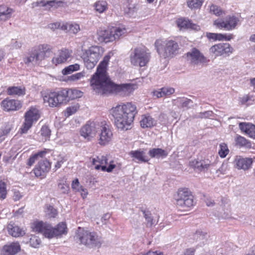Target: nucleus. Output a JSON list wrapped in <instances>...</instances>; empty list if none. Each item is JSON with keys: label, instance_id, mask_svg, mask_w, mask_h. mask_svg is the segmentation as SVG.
Masks as SVG:
<instances>
[{"label": "nucleus", "instance_id": "28", "mask_svg": "<svg viewBox=\"0 0 255 255\" xmlns=\"http://www.w3.org/2000/svg\"><path fill=\"white\" fill-rule=\"evenodd\" d=\"M7 231L10 235L14 237H18L24 235L23 230L14 224L9 223L7 227Z\"/></svg>", "mask_w": 255, "mask_h": 255}, {"label": "nucleus", "instance_id": "48", "mask_svg": "<svg viewBox=\"0 0 255 255\" xmlns=\"http://www.w3.org/2000/svg\"><path fill=\"white\" fill-rule=\"evenodd\" d=\"M207 236V233L201 230H198L193 235L194 240L199 241L204 239Z\"/></svg>", "mask_w": 255, "mask_h": 255}, {"label": "nucleus", "instance_id": "51", "mask_svg": "<svg viewBox=\"0 0 255 255\" xmlns=\"http://www.w3.org/2000/svg\"><path fill=\"white\" fill-rule=\"evenodd\" d=\"M210 10L211 13H213L217 16H219L222 13V10L221 8L214 4L210 6Z\"/></svg>", "mask_w": 255, "mask_h": 255}, {"label": "nucleus", "instance_id": "39", "mask_svg": "<svg viewBox=\"0 0 255 255\" xmlns=\"http://www.w3.org/2000/svg\"><path fill=\"white\" fill-rule=\"evenodd\" d=\"M95 10L101 13L104 12L107 8V3L106 1H98L94 4Z\"/></svg>", "mask_w": 255, "mask_h": 255}, {"label": "nucleus", "instance_id": "18", "mask_svg": "<svg viewBox=\"0 0 255 255\" xmlns=\"http://www.w3.org/2000/svg\"><path fill=\"white\" fill-rule=\"evenodd\" d=\"M238 21V19L233 16L227 18L226 21L220 19L216 20L214 21V24L218 28H224L226 30H230L236 27Z\"/></svg>", "mask_w": 255, "mask_h": 255}, {"label": "nucleus", "instance_id": "57", "mask_svg": "<svg viewBox=\"0 0 255 255\" xmlns=\"http://www.w3.org/2000/svg\"><path fill=\"white\" fill-rule=\"evenodd\" d=\"M232 38V35L227 36L226 34L217 33L216 40H223L224 39L229 41Z\"/></svg>", "mask_w": 255, "mask_h": 255}, {"label": "nucleus", "instance_id": "35", "mask_svg": "<svg viewBox=\"0 0 255 255\" xmlns=\"http://www.w3.org/2000/svg\"><path fill=\"white\" fill-rule=\"evenodd\" d=\"M7 93L9 95L23 96L25 94V89L23 87H9Z\"/></svg>", "mask_w": 255, "mask_h": 255}, {"label": "nucleus", "instance_id": "40", "mask_svg": "<svg viewBox=\"0 0 255 255\" xmlns=\"http://www.w3.org/2000/svg\"><path fill=\"white\" fill-rule=\"evenodd\" d=\"M68 92L69 101L80 98L82 96L83 93L76 89L67 90Z\"/></svg>", "mask_w": 255, "mask_h": 255}, {"label": "nucleus", "instance_id": "61", "mask_svg": "<svg viewBox=\"0 0 255 255\" xmlns=\"http://www.w3.org/2000/svg\"><path fill=\"white\" fill-rule=\"evenodd\" d=\"M251 100V97L249 95H245L243 96L241 100V102L243 104H245L246 103L250 101Z\"/></svg>", "mask_w": 255, "mask_h": 255}, {"label": "nucleus", "instance_id": "58", "mask_svg": "<svg viewBox=\"0 0 255 255\" xmlns=\"http://www.w3.org/2000/svg\"><path fill=\"white\" fill-rule=\"evenodd\" d=\"M77 191L81 192V194L83 198H85L87 197L88 195V191L86 189L84 188L82 186H80L79 188L77 189Z\"/></svg>", "mask_w": 255, "mask_h": 255}, {"label": "nucleus", "instance_id": "7", "mask_svg": "<svg viewBox=\"0 0 255 255\" xmlns=\"http://www.w3.org/2000/svg\"><path fill=\"white\" fill-rule=\"evenodd\" d=\"M103 53V49L100 46H92L86 50L84 55L83 60L85 66L88 69H93Z\"/></svg>", "mask_w": 255, "mask_h": 255}, {"label": "nucleus", "instance_id": "52", "mask_svg": "<svg viewBox=\"0 0 255 255\" xmlns=\"http://www.w3.org/2000/svg\"><path fill=\"white\" fill-rule=\"evenodd\" d=\"M213 112L211 111H206L203 113H200L197 115L194 116V118H207L211 117L213 115Z\"/></svg>", "mask_w": 255, "mask_h": 255}, {"label": "nucleus", "instance_id": "46", "mask_svg": "<svg viewBox=\"0 0 255 255\" xmlns=\"http://www.w3.org/2000/svg\"><path fill=\"white\" fill-rule=\"evenodd\" d=\"M40 132L41 135L44 137V139H42V140L46 141L49 138L51 134V130L47 126H42Z\"/></svg>", "mask_w": 255, "mask_h": 255}, {"label": "nucleus", "instance_id": "59", "mask_svg": "<svg viewBox=\"0 0 255 255\" xmlns=\"http://www.w3.org/2000/svg\"><path fill=\"white\" fill-rule=\"evenodd\" d=\"M195 251V249L193 248H188L186 249L183 254L181 255H194Z\"/></svg>", "mask_w": 255, "mask_h": 255}, {"label": "nucleus", "instance_id": "54", "mask_svg": "<svg viewBox=\"0 0 255 255\" xmlns=\"http://www.w3.org/2000/svg\"><path fill=\"white\" fill-rule=\"evenodd\" d=\"M58 187L62 193L67 194L68 193L69 187L66 184L59 183L58 184Z\"/></svg>", "mask_w": 255, "mask_h": 255}, {"label": "nucleus", "instance_id": "16", "mask_svg": "<svg viewBox=\"0 0 255 255\" xmlns=\"http://www.w3.org/2000/svg\"><path fill=\"white\" fill-rule=\"evenodd\" d=\"M100 126L94 122H88L83 126L80 130L81 136L85 139L90 140L93 138L100 128Z\"/></svg>", "mask_w": 255, "mask_h": 255}, {"label": "nucleus", "instance_id": "24", "mask_svg": "<svg viewBox=\"0 0 255 255\" xmlns=\"http://www.w3.org/2000/svg\"><path fill=\"white\" fill-rule=\"evenodd\" d=\"M189 165L193 168L196 169L200 171H204L210 166V161L208 160H193L190 161Z\"/></svg>", "mask_w": 255, "mask_h": 255}, {"label": "nucleus", "instance_id": "41", "mask_svg": "<svg viewBox=\"0 0 255 255\" xmlns=\"http://www.w3.org/2000/svg\"><path fill=\"white\" fill-rule=\"evenodd\" d=\"M141 212L146 221V226L147 227H151L154 222L150 212L148 210H141Z\"/></svg>", "mask_w": 255, "mask_h": 255}, {"label": "nucleus", "instance_id": "15", "mask_svg": "<svg viewBox=\"0 0 255 255\" xmlns=\"http://www.w3.org/2000/svg\"><path fill=\"white\" fill-rule=\"evenodd\" d=\"M108 161L107 156L101 155L93 158L92 162L94 165H95V169L97 170L101 168L103 171L111 172L115 168L116 165L113 163V161H111L109 166L107 167L106 165L108 164Z\"/></svg>", "mask_w": 255, "mask_h": 255}, {"label": "nucleus", "instance_id": "31", "mask_svg": "<svg viewBox=\"0 0 255 255\" xmlns=\"http://www.w3.org/2000/svg\"><path fill=\"white\" fill-rule=\"evenodd\" d=\"M148 154L151 158H163L167 156L168 152L161 148H154L149 150Z\"/></svg>", "mask_w": 255, "mask_h": 255}, {"label": "nucleus", "instance_id": "37", "mask_svg": "<svg viewBox=\"0 0 255 255\" xmlns=\"http://www.w3.org/2000/svg\"><path fill=\"white\" fill-rule=\"evenodd\" d=\"M138 9L137 3H129L125 8L124 12L129 17L133 16Z\"/></svg>", "mask_w": 255, "mask_h": 255}, {"label": "nucleus", "instance_id": "55", "mask_svg": "<svg viewBox=\"0 0 255 255\" xmlns=\"http://www.w3.org/2000/svg\"><path fill=\"white\" fill-rule=\"evenodd\" d=\"M84 76V72H79L69 76L68 78V80L70 81H76L81 79Z\"/></svg>", "mask_w": 255, "mask_h": 255}, {"label": "nucleus", "instance_id": "25", "mask_svg": "<svg viewBox=\"0 0 255 255\" xmlns=\"http://www.w3.org/2000/svg\"><path fill=\"white\" fill-rule=\"evenodd\" d=\"M240 129L252 138L255 139V126L250 123H240Z\"/></svg>", "mask_w": 255, "mask_h": 255}, {"label": "nucleus", "instance_id": "64", "mask_svg": "<svg viewBox=\"0 0 255 255\" xmlns=\"http://www.w3.org/2000/svg\"><path fill=\"white\" fill-rule=\"evenodd\" d=\"M206 36L210 40H216L217 33H207Z\"/></svg>", "mask_w": 255, "mask_h": 255}, {"label": "nucleus", "instance_id": "42", "mask_svg": "<svg viewBox=\"0 0 255 255\" xmlns=\"http://www.w3.org/2000/svg\"><path fill=\"white\" fill-rule=\"evenodd\" d=\"M61 1L56 2L55 0L46 1L41 0L39 2H37L36 6H42L46 7V9H50L51 7L55 6L58 3H61Z\"/></svg>", "mask_w": 255, "mask_h": 255}, {"label": "nucleus", "instance_id": "32", "mask_svg": "<svg viewBox=\"0 0 255 255\" xmlns=\"http://www.w3.org/2000/svg\"><path fill=\"white\" fill-rule=\"evenodd\" d=\"M56 92L50 93L43 97L45 103H47L51 107H56L59 106L58 102L56 101Z\"/></svg>", "mask_w": 255, "mask_h": 255}, {"label": "nucleus", "instance_id": "17", "mask_svg": "<svg viewBox=\"0 0 255 255\" xmlns=\"http://www.w3.org/2000/svg\"><path fill=\"white\" fill-rule=\"evenodd\" d=\"M253 159L250 157H243L242 156L237 155L235 157L233 164L234 166L239 169L244 171L248 170L252 167Z\"/></svg>", "mask_w": 255, "mask_h": 255}, {"label": "nucleus", "instance_id": "27", "mask_svg": "<svg viewBox=\"0 0 255 255\" xmlns=\"http://www.w3.org/2000/svg\"><path fill=\"white\" fill-rule=\"evenodd\" d=\"M178 26L180 28H191L198 30L199 26L191 22L185 18H179L177 21Z\"/></svg>", "mask_w": 255, "mask_h": 255}, {"label": "nucleus", "instance_id": "29", "mask_svg": "<svg viewBox=\"0 0 255 255\" xmlns=\"http://www.w3.org/2000/svg\"><path fill=\"white\" fill-rule=\"evenodd\" d=\"M140 126L142 128H150L156 124V121L150 116L144 115L142 116L140 122Z\"/></svg>", "mask_w": 255, "mask_h": 255}, {"label": "nucleus", "instance_id": "60", "mask_svg": "<svg viewBox=\"0 0 255 255\" xmlns=\"http://www.w3.org/2000/svg\"><path fill=\"white\" fill-rule=\"evenodd\" d=\"M22 196V195L21 194L19 191H14L13 198L15 201H18L20 200Z\"/></svg>", "mask_w": 255, "mask_h": 255}, {"label": "nucleus", "instance_id": "12", "mask_svg": "<svg viewBox=\"0 0 255 255\" xmlns=\"http://www.w3.org/2000/svg\"><path fill=\"white\" fill-rule=\"evenodd\" d=\"M176 200L177 205L182 208H189L195 204L194 197L187 189L179 190Z\"/></svg>", "mask_w": 255, "mask_h": 255}, {"label": "nucleus", "instance_id": "53", "mask_svg": "<svg viewBox=\"0 0 255 255\" xmlns=\"http://www.w3.org/2000/svg\"><path fill=\"white\" fill-rule=\"evenodd\" d=\"M160 90L163 97L170 95L174 92V89L172 88L163 87Z\"/></svg>", "mask_w": 255, "mask_h": 255}, {"label": "nucleus", "instance_id": "23", "mask_svg": "<svg viewBox=\"0 0 255 255\" xmlns=\"http://www.w3.org/2000/svg\"><path fill=\"white\" fill-rule=\"evenodd\" d=\"M20 250V246L17 243H12L3 247L1 254L2 255H15Z\"/></svg>", "mask_w": 255, "mask_h": 255}, {"label": "nucleus", "instance_id": "10", "mask_svg": "<svg viewBox=\"0 0 255 255\" xmlns=\"http://www.w3.org/2000/svg\"><path fill=\"white\" fill-rule=\"evenodd\" d=\"M186 58L187 61L193 66L207 65L209 62V60L195 47L191 48L186 53Z\"/></svg>", "mask_w": 255, "mask_h": 255}, {"label": "nucleus", "instance_id": "1", "mask_svg": "<svg viewBox=\"0 0 255 255\" xmlns=\"http://www.w3.org/2000/svg\"><path fill=\"white\" fill-rule=\"evenodd\" d=\"M110 57L106 55L98 65L96 72L91 79V86L97 93L104 96H109L123 92L125 94L131 93L136 85L131 84L118 85L109 78L106 71V67Z\"/></svg>", "mask_w": 255, "mask_h": 255}, {"label": "nucleus", "instance_id": "22", "mask_svg": "<svg viewBox=\"0 0 255 255\" xmlns=\"http://www.w3.org/2000/svg\"><path fill=\"white\" fill-rule=\"evenodd\" d=\"M70 56V53L67 49H62L52 58L53 64L57 65L65 62Z\"/></svg>", "mask_w": 255, "mask_h": 255}, {"label": "nucleus", "instance_id": "6", "mask_svg": "<svg viewBox=\"0 0 255 255\" xmlns=\"http://www.w3.org/2000/svg\"><path fill=\"white\" fill-rule=\"evenodd\" d=\"M126 31L125 28L112 27L101 29L97 32V39L100 42L108 43L118 39Z\"/></svg>", "mask_w": 255, "mask_h": 255}, {"label": "nucleus", "instance_id": "43", "mask_svg": "<svg viewBox=\"0 0 255 255\" xmlns=\"http://www.w3.org/2000/svg\"><path fill=\"white\" fill-rule=\"evenodd\" d=\"M80 68V65L78 64L69 65L63 69L62 73L63 75H68L73 72L77 71Z\"/></svg>", "mask_w": 255, "mask_h": 255}, {"label": "nucleus", "instance_id": "11", "mask_svg": "<svg viewBox=\"0 0 255 255\" xmlns=\"http://www.w3.org/2000/svg\"><path fill=\"white\" fill-rule=\"evenodd\" d=\"M40 118L38 110L34 108H31L27 111L24 115V122L23 123L20 129L21 134L26 133L31 128L33 124L37 121Z\"/></svg>", "mask_w": 255, "mask_h": 255}, {"label": "nucleus", "instance_id": "20", "mask_svg": "<svg viewBox=\"0 0 255 255\" xmlns=\"http://www.w3.org/2000/svg\"><path fill=\"white\" fill-rule=\"evenodd\" d=\"M100 133L98 139L99 143L101 145L108 144L111 140L113 133L111 130L106 126H100Z\"/></svg>", "mask_w": 255, "mask_h": 255}, {"label": "nucleus", "instance_id": "38", "mask_svg": "<svg viewBox=\"0 0 255 255\" xmlns=\"http://www.w3.org/2000/svg\"><path fill=\"white\" fill-rule=\"evenodd\" d=\"M237 144L241 147H245L247 148H250L252 147L251 142L246 139L245 137L238 136L236 139Z\"/></svg>", "mask_w": 255, "mask_h": 255}, {"label": "nucleus", "instance_id": "56", "mask_svg": "<svg viewBox=\"0 0 255 255\" xmlns=\"http://www.w3.org/2000/svg\"><path fill=\"white\" fill-rule=\"evenodd\" d=\"M77 110V108L75 106L68 107L66 109L65 112V116L68 117L75 114Z\"/></svg>", "mask_w": 255, "mask_h": 255}, {"label": "nucleus", "instance_id": "36", "mask_svg": "<svg viewBox=\"0 0 255 255\" xmlns=\"http://www.w3.org/2000/svg\"><path fill=\"white\" fill-rule=\"evenodd\" d=\"M61 29L74 34L77 33L80 30L79 25L76 23H66L63 24L61 26Z\"/></svg>", "mask_w": 255, "mask_h": 255}, {"label": "nucleus", "instance_id": "63", "mask_svg": "<svg viewBox=\"0 0 255 255\" xmlns=\"http://www.w3.org/2000/svg\"><path fill=\"white\" fill-rule=\"evenodd\" d=\"M153 96L157 97V98L163 97L161 92L160 89L158 90H155L152 92Z\"/></svg>", "mask_w": 255, "mask_h": 255}, {"label": "nucleus", "instance_id": "30", "mask_svg": "<svg viewBox=\"0 0 255 255\" xmlns=\"http://www.w3.org/2000/svg\"><path fill=\"white\" fill-rule=\"evenodd\" d=\"M145 154V152L140 150H132L129 152V155L134 158L133 160L136 159L137 162H146L149 160Z\"/></svg>", "mask_w": 255, "mask_h": 255}, {"label": "nucleus", "instance_id": "50", "mask_svg": "<svg viewBox=\"0 0 255 255\" xmlns=\"http://www.w3.org/2000/svg\"><path fill=\"white\" fill-rule=\"evenodd\" d=\"M29 243L31 247L36 248L40 245L41 240L37 237L33 236L30 239Z\"/></svg>", "mask_w": 255, "mask_h": 255}, {"label": "nucleus", "instance_id": "45", "mask_svg": "<svg viewBox=\"0 0 255 255\" xmlns=\"http://www.w3.org/2000/svg\"><path fill=\"white\" fill-rule=\"evenodd\" d=\"M46 153L45 151H41L40 152H38L37 153L34 154V155L31 156L27 162V164L31 166L35 162L36 160H37L38 158L39 157H43V156Z\"/></svg>", "mask_w": 255, "mask_h": 255}, {"label": "nucleus", "instance_id": "2", "mask_svg": "<svg viewBox=\"0 0 255 255\" xmlns=\"http://www.w3.org/2000/svg\"><path fill=\"white\" fill-rule=\"evenodd\" d=\"M110 57L106 55L98 65L96 72L91 79V86L97 93L104 96H109L123 92L125 94L131 93L136 85L131 84L118 85L109 78L106 71V67Z\"/></svg>", "mask_w": 255, "mask_h": 255}, {"label": "nucleus", "instance_id": "47", "mask_svg": "<svg viewBox=\"0 0 255 255\" xmlns=\"http://www.w3.org/2000/svg\"><path fill=\"white\" fill-rule=\"evenodd\" d=\"M203 0H188L187 4L188 6L193 8H198L202 4Z\"/></svg>", "mask_w": 255, "mask_h": 255}, {"label": "nucleus", "instance_id": "49", "mask_svg": "<svg viewBox=\"0 0 255 255\" xmlns=\"http://www.w3.org/2000/svg\"><path fill=\"white\" fill-rule=\"evenodd\" d=\"M7 194V191L6 189L5 183L2 181H0V198L1 199H4L6 198Z\"/></svg>", "mask_w": 255, "mask_h": 255}, {"label": "nucleus", "instance_id": "5", "mask_svg": "<svg viewBox=\"0 0 255 255\" xmlns=\"http://www.w3.org/2000/svg\"><path fill=\"white\" fill-rule=\"evenodd\" d=\"M151 57L149 50L145 48L137 47L132 50L130 54V61L135 66H145Z\"/></svg>", "mask_w": 255, "mask_h": 255}, {"label": "nucleus", "instance_id": "34", "mask_svg": "<svg viewBox=\"0 0 255 255\" xmlns=\"http://www.w3.org/2000/svg\"><path fill=\"white\" fill-rule=\"evenodd\" d=\"M56 101L58 102L59 105L62 103H66L69 102L68 92L67 89H63L58 92H56Z\"/></svg>", "mask_w": 255, "mask_h": 255}, {"label": "nucleus", "instance_id": "13", "mask_svg": "<svg viewBox=\"0 0 255 255\" xmlns=\"http://www.w3.org/2000/svg\"><path fill=\"white\" fill-rule=\"evenodd\" d=\"M179 47L177 43L173 40L166 41L163 47L156 46V50L160 57L166 58L178 53Z\"/></svg>", "mask_w": 255, "mask_h": 255}, {"label": "nucleus", "instance_id": "9", "mask_svg": "<svg viewBox=\"0 0 255 255\" xmlns=\"http://www.w3.org/2000/svg\"><path fill=\"white\" fill-rule=\"evenodd\" d=\"M78 237L81 243L89 248L98 247L101 242L98 237L94 232H90L79 227L78 230Z\"/></svg>", "mask_w": 255, "mask_h": 255}, {"label": "nucleus", "instance_id": "62", "mask_svg": "<svg viewBox=\"0 0 255 255\" xmlns=\"http://www.w3.org/2000/svg\"><path fill=\"white\" fill-rule=\"evenodd\" d=\"M72 187L73 189L77 190L78 188H79V182L78 179H76L73 181Z\"/></svg>", "mask_w": 255, "mask_h": 255}, {"label": "nucleus", "instance_id": "33", "mask_svg": "<svg viewBox=\"0 0 255 255\" xmlns=\"http://www.w3.org/2000/svg\"><path fill=\"white\" fill-rule=\"evenodd\" d=\"M12 9L5 5H0V21H5L11 17Z\"/></svg>", "mask_w": 255, "mask_h": 255}, {"label": "nucleus", "instance_id": "3", "mask_svg": "<svg viewBox=\"0 0 255 255\" xmlns=\"http://www.w3.org/2000/svg\"><path fill=\"white\" fill-rule=\"evenodd\" d=\"M111 111L115 124L119 129L127 130L130 128V125L137 114L136 108L134 104L127 103L118 105Z\"/></svg>", "mask_w": 255, "mask_h": 255}, {"label": "nucleus", "instance_id": "19", "mask_svg": "<svg viewBox=\"0 0 255 255\" xmlns=\"http://www.w3.org/2000/svg\"><path fill=\"white\" fill-rule=\"evenodd\" d=\"M51 167L50 163L47 159L40 161L33 170L36 177H44L49 171Z\"/></svg>", "mask_w": 255, "mask_h": 255}, {"label": "nucleus", "instance_id": "21", "mask_svg": "<svg viewBox=\"0 0 255 255\" xmlns=\"http://www.w3.org/2000/svg\"><path fill=\"white\" fill-rule=\"evenodd\" d=\"M1 107L4 111L9 112L19 110L21 105L18 100L6 98L1 102Z\"/></svg>", "mask_w": 255, "mask_h": 255}, {"label": "nucleus", "instance_id": "4", "mask_svg": "<svg viewBox=\"0 0 255 255\" xmlns=\"http://www.w3.org/2000/svg\"><path fill=\"white\" fill-rule=\"evenodd\" d=\"M66 224L64 222L58 224L55 228H53L51 225L38 222L34 224V230L38 233L42 234L45 237L51 239L67 233Z\"/></svg>", "mask_w": 255, "mask_h": 255}, {"label": "nucleus", "instance_id": "26", "mask_svg": "<svg viewBox=\"0 0 255 255\" xmlns=\"http://www.w3.org/2000/svg\"><path fill=\"white\" fill-rule=\"evenodd\" d=\"M173 104L177 105L179 108L188 109L193 106V102L192 100L186 98H178L173 100Z\"/></svg>", "mask_w": 255, "mask_h": 255}, {"label": "nucleus", "instance_id": "8", "mask_svg": "<svg viewBox=\"0 0 255 255\" xmlns=\"http://www.w3.org/2000/svg\"><path fill=\"white\" fill-rule=\"evenodd\" d=\"M50 46L47 44H41L34 47L29 53V56L24 59V62L28 64L31 62L38 63L44 59L46 52L50 51Z\"/></svg>", "mask_w": 255, "mask_h": 255}, {"label": "nucleus", "instance_id": "44", "mask_svg": "<svg viewBox=\"0 0 255 255\" xmlns=\"http://www.w3.org/2000/svg\"><path fill=\"white\" fill-rule=\"evenodd\" d=\"M220 149L218 151V154L221 158H225L229 153V149L227 144L222 143L219 145Z\"/></svg>", "mask_w": 255, "mask_h": 255}, {"label": "nucleus", "instance_id": "14", "mask_svg": "<svg viewBox=\"0 0 255 255\" xmlns=\"http://www.w3.org/2000/svg\"><path fill=\"white\" fill-rule=\"evenodd\" d=\"M233 49L228 43H221L215 44L209 49V52L217 57L224 55H229L233 52Z\"/></svg>", "mask_w": 255, "mask_h": 255}]
</instances>
